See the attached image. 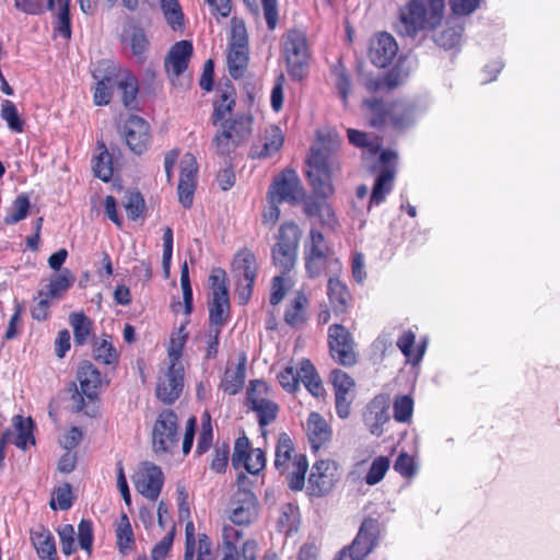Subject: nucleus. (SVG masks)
Segmentation results:
<instances>
[{
  "mask_svg": "<svg viewBox=\"0 0 560 560\" xmlns=\"http://www.w3.org/2000/svg\"><path fill=\"white\" fill-rule=\"evenodd\" d=\"M192 52L194 47L189 40L176 42L168 50L164 59V68L174 85L175 80L187 70Z\"/></svg>",
  "mask_w": 560,
  "mask_h": 560,
  "instance_id": "nucleus-22",
  "label": "nucleus"
},
{
  "mask_svg": "<svg viewBox=\"0 0 560 560\" xmlns=\"http://www.w3.org/2000/svg\"><path fill=\"white\" fill-rule=\"evenodd\" d=\"M259 514V503L252 490L237 488L231 495L226 508L229 524L235 528L247 527Z\"/></svg>",
  "mask_w": 560,
  "mask_h": 560,
  "instance_id": "nucleus-13",
  "label": "nucleus"
},
{
  "mask_svg": "<svg viewBox=\"0 0 560 560\" xmlns=\"http://www.w3.org/2000/svg\"><path fill=\"white\" fill-rule=\"evenodd\" d=\"M396 170L393 166L382 167L375 177L370 196L369 208L382 205L394 187Z\"/></svg>",
  "mask_w": 560,
  "mask_h": 560,
  "instance_id": "nucleus-36",
  "label": "nucleus"
},
{
  "mask_svg": "<svg viewBox=\"0 0 560 560\" xmlns=\"http://www.w3.org/2000/svg\"><path fill=\"white\" fill-rule=\"evenodd\" d=\"M73 504V495H72V489L71 486L66 482L58 487L54 491V497L51 498L49 502V506L52 510H69Z\"/></svg>",
  "mask_w": 560,
  "mask_h": 560,
  "instance_id": "nucleus-62",
  "label": "nucleus"
},
{
  "mask_svg": "<svg viewBox=\"0 0 560 560\" xmlns=\"http://www.w3.org/2000/svg\"><path fill=\"white\" fill-rule=\"evenodd\" d=\"M327 298L335 316L346 315L352 306L353 298L345 282L338 276H330L327 282Z\"/></svg>",
  "mask_w": 560,
  "mask_h": 560,
  "instance_id": "nucleus-26",
  "label": "nucleus"
},
{
  "mask_svg": "<svg viewBox=\"0 0 560 560\" xmlns=\"http://www.w3.org/2000/svg\"><path fill=\"white\" fill-rule=\"evenodd\" d=\"M413 405L415 402L410 395L396 396L393 404L394 419L400 423L409 422L412 418Z\"/></svg>",
  "mask_w": 560,
  "mask_h": 560,
  "instance_id": "nucleus-56",
  "label": "nucleus"
},
{
  "mask_svg": "<svg viewBox=\"0 0 560 560\" xmlns=\"http://www.w3.org/2000/svg\"><path fill=\"white\" fill-rule=\"evenodd\" d=\"M184 388L183 364L170 363L166 372L159 377L155 395L165 405L176 401Z\"/></svg>",
  "mask_w": 560,
  "mask_h": 560,
  "instance_id": "nucleus-18",
  "label": "nucleus"
},
{
  "mask_svg": "<svg viewBox=\"0 0 560 560\" xmlns=\"http://www.w3.org/2000/svg\"><path fill=\"white\" fill-rule=\"evenodd\" d=\"M275 468L287 477L289 488L294 491L303 489L308 462L304 454H296L290 435L281 432L275 450Z\"/></svg>",
  "mask_w": 560,
  "mask_h": 560,
  "instance_id": "nucleus-5",
  "label": "nucleus"
},
{
  "mask_svg": "<svg viewBox=\"0 0 560 560\" xmlns=\"http://www.w3.org/2000/svg\"><path fill=\"white\" fill-rule=\"evenodd\" d=\"M13 427L16 430V434L11 436L12 444L21 450H25L28 443L35 444L33 435L34 422L31 418L15 416L13 418Z\"/></svg>",
  "mask_w": 560,
  "mask_h": 560,
  "instance_id": "nucleus-46",
  "label": "nucleus"
},
{
  "mask_svg": "<svg viewBox=\"0 0 560 560\" xmlns=\"http://www.w3.org/2000/svg\"><path fill=\"white\" fill-rule=\"evenodd\" d=\"M400 83L397 72L365 79L364 89L371 96L363 100L362 106L371 127L405 131L412 125L415 107L411 104L398 100L387 102L383 98V95L393 92Z\"/></svg>",
  "mask_w": 560,
  "mask_h": 560,
  "instance_id": "nucleus-1",
  "label": "nucleus"
},
{
  "mask_svg": "<svg viewBox=\"0 0 560 560\" xmlns=\"http://www.w3.org/2000/svg\"><path fill=\"white\" fill-rule=\"evenodd\" d=\"M310 299L303 291H296L288 301L284 313V323L294 329H301L308 320Z\"/></svg>",
  "mask_w": 560,
  "mask_h": 560,
  "instance_id": "nucleus-29",
  "label": "nucleus"
},
{
  "mask_svg": "<svg viewBox=\"0 0 560 560\" xmlns=\"http://www.w3.org/2000/svg\"><path fill=\"white\" fill-rule=\"evenodd\" d=\"M30 540L39 560H59L55 537L46 526L31 528Z\"/></svg>",
  "mask_w": 560,
  "mask_h": 560,
  "instance_id": "nucleus-31",
  "label": "nucleus"
},
{
  "mask_svg": "<svg viewBox=\"0 0 560 560\" xmlns=\"http://www.w3.org/2000/svg\"><path fill=\"white\" fill-rule=\"evenodd\" d=\"M282 57L288 74L293 81L301 82L308 75L312 52L304 31H287L282 36Z\"/></svg>",
  "mask_w": 560,
  "mask_h": 560,
  "instance_id": "nucleus-6",
  "label": "nucleus"
},
{
  "mask_svg": "<svg viewBox=\"0 0 560 560\" xmlns=\"http://www.w3.org/2000/svg\"><path fill=\"white\" fill-rule=\"evenodd\" d=\"M249 62V49L245 35H238L230 45L226 56L228 70L234 79L244 77Z\"/></svg>",
  "mask_w": 560,
  "mask_h": 560,
  "instance_id": "nucleus-25",
  "label": "nucleus"
},
{
  "mask_svg": "<svg viewBox=\"0 0 560 560\" xmlns=\"http://www.w3.org/2000/svg\"><path fill=\"white\" fill-rule=\"evenodd\" d=\"M394 470L402 478L411 479L417 475L418 465L412 455L407 452H400L394 462Z\"/></svg>",
  "mask_w": 560,
  "mask_h": 560,
  "instance_id": "nucleus-61",
  "label": "nucleus"
},
{
  "mask_svg": "<svg viewBox=\"0 0 560 560\" xmlns=\"http://www.w3.org/2000/svg\"><path fill=\"white\" fill-rule=\"evenodd\" d=\"M302 371H301V361L299 362L298 366L293 365H287L283 370H281L278 375V382L281 385V387L290 393H296L300 388V383L302 378Z\"/></svg>",
  "mask_w": 560,
  "mask_h": 560,
  "instance_id": "nucleus-51",
  "label": "nucleus"
},
{
  "mask_svg": "<svg viewBox=\"0 0 560 560\" xmlns=\"http://www.w3.org/2000/svg\"><path fill=\"white\" fill-rule=\"evenodd\" d=\"M243 538V530L230 524L222 527V557L220 560H238L240 542Z\"/></svg>",
  "mask_w": 560,
  "mask_h": 560,
  "instance_id": "nucleus-41",
  "label": "nucleus"
},
{
  "mask_svg": "<svg viewBox=\"0 0 560 560\" xmlns=\"http://www.w3.org/2000/svg\"><path fill=\"white\" fill-rule=\"evenodd\" d=\"M306 434L313 451L326 447L332 438V430L318 412H311L306 420Z\"/></svg>",
  "mask_w": 560,
  "mask_h": 560,
  "instance_id": "nucleus-30",
  "label": "nucleus"
},
{
  "mask_svg": "<svg viewBox=\"0 0 560 560\" xmlns=\"http://www.w3.org/2000/svg\"><path fill=\"white\" fill-rule=\"evenodd\" d=\"M340 477L339 465L332 459L316 460L308 476L311 495L324 497L331 492Z\"/></svg>",
  "mask_w": 560,
  "mask_h": 560,
  "instance_id": "nucleus-15",
  "label": "nucleus"
},
{
  "mask_svg": "<svg viewBox=\"0 0 560 560\" xmlns=\"http://www.w3.org/2000/svg\"><path fill=\"white\" fill-rule=\"evenodd\" d=\"M116 73V85L121 93L122 105L130 110H137L139 108L137 98L139 93L138 78L130 70L118 67Z\"/></svg>",
  "mask_w": 560,
  "mask_h": 560,
  "instance_id": "nucleus-32",
  "label": "nucleus"
},
{
  "mask_svg": "<svg viewBox=\"0 0 560 560\" xmlns=\"http://www.w3.org/2000/svg\"><path fill=\"white\" fill-rule=\"evenodd\" d=\"M188 340V331L185 325H182L176 331L171 335L170 343L167 347V357L170 363H180L184 347Z\"/></svg>",
  "mask_w": 560,
  "mask_h": 560,
  "instance_id": "nucleus-52",
  "label": "nucleus"
},
{
  "mask_svg": "<svg viewBox=\"0 0 560 560\" xmlns=\"http://www.w3.org/2000/svg\"><path fill=\"white\" fill-rule=\"evenodd\" d=\"M254 118L250 114H237L221 124V130L213 138V145L219 155H230L253 131Z\"/></svg>",
  "mask_w": 560,
  "mask_h": 560,
  "instance_id": "nucleus-9",
  "label": "nucleus"
},
{
  "mask_svg": "<svg viewBox=\"0 0 560 560\" xmlns=\"http://www.w3.org/2000/svg\"><path fill=\"white\" fill-rule=\"evenodd\" d=\"M327 346L330 359L346 369L359 362L360 353L352 332L341 324H332L327 331Z\"/></svg>",
  "mask_w": 560,
  "mask_h": 560,
  "instance_id": "nucleus-10",
  "label": "nucleus"
},
{
  "mask_svg": "<svg viewBox=\"0 0 560 560\" xmlns=\"http://www.w3.org/2000/svg\"><path fill=\"white\" fill-rule=\"evenodd\" d=\"M302 237V230L294 221H284L280 224L275 235V244L284 248L299 252V245Z\"/></svg>",
  "mask_w": 560,
  "mask_h": 560,
  "instance_id": "nucleus-45",
  "label": "nucleus"
},
{
  "mask_svg": "<svg viewBox=\"0 0 560 560\" xmlns=\"http://www.w3.org/2000/svg\"><path fill=\"white\" fill-rule=\"evenodd\" d=\"M328 382L332 386L336 413L345 420L349 418L355 398V381L346 371L335 368L328 374Z\"/></svg>",
  "mask_w": 560,
  "mask_h": 560,
  "instance_id": "nucleus-14",
  "label": "nucleus"
},
{
  "mask_svg": "<svg viewBox=\"0 0 560 560\" xmlns=\"http://www.w3.org/2000/svg\"><path fill=\"white\" fill-rule=\"evenodd\" d=\"M339 170V164L331 150L322 144L313 145L306 159V176L316 197H312L304 203V212L308 217H323L327 212V219L323 224L334 226L337 218L326 199L334 194L332 174Z\"/></svg>",
  "mask_w": 560,
  "mask_h": 560,
  "instance_id": "nucleus-2",
  "label": "nucleus"
},
{
  "mask_svg": "<svg viewBox=\"0 0 560 560\" xmlns=\"http://www.w3.org/2000/svg\"><path fill=\"white\" fill-rule=\"evenodd\" d=\"M57 25L56 31L66 38L71 37L70 0H55Z\"/></svg>",
  "mask_w": 560,
  "mask_h": 560,
  "instance_id": "nucleus-53",
  "label": "nucleus"
},
{
  "mask_svg": "<svg viewBox=\"0 0 560 560\" xmlns=\"http://www.w3.org/2000/svg\"><path fill=\"white\" fill-rule=\"evenodd\" d=\"M136 490L150 501H156L164 485V474L160 466L144 462L133 476Z\"/></svg>",
  "mask_w": 560,
  "mask_h": 560,
  "instance_id": "nucleus-16",
  "label": "nucleus"
},
{
  "mask_svg": "<svg viewBox=\"0 0 560 560\" xmlns=\"http://www.w3.org/2000/svg\"><path fill=\"white\" fill-rule=\"evenodd\" d=\"M258 269L257 258L252 249L243 247L233 256L231 273L235 282V294L238 304L246 305L249 302Z\"/></svg>",
  "mask_w": 560,
  "mask_h": 560,
  "instance_id": "nucleus-8",
  "label": "nucleus"
},
{
  "mask_svg": "<svg viewBox=\"0 0 560 560\" xmlns=\"http://www.w3.org/2000/svg\"><path fill=\"white\" fill-rule=\"evenodd\" d=\"M305 271L311 279L320 276H339L342 264L328 245L322 232L311 229L304 244Z\"/></svg>",
  "mask_w": 560,
  "mask_h": 560,
  "instance_id": "nucleus-4",
  "label": "nucleus"
},
{
  "mask_svg": "<svg viewBox=\"0 0 560 560\" xmlns=\"http://www.w3.org/2000/svg\"><path fill=\"white\" fill-rule=\"evenodd\" d=\"M257 415L258 424L262 431V435L266 436V427L272 423L279 412V406L270 398L265 401H256V405L249 407Z\"/></svg>",
  "mask_w": 560,
  "mask_h": 560,
  "instance_id": "nucleus-49",
  "label": "nucleus"
},
{
  "mask_svg": "<svg viewBox=\"0 0 560 560\" xmlns=\"http://www.w3.org/2000/svg\"><path fill=\"white\" fill-rule=\"evenodd\" d=\"M127 217L131 221L141 218L145 210V202L140 191H129L124 202Z\"/></svg>",
  "mask_w": 560,
  "mask_h": 560,
  "instance_id": "nucleus-59",
  "label": "nucleus"
},
{
  "mask_svg": "<svg viewBox=\"0 0 560 560\" xmlns=\"http://www.w3.org/2000/svg\"><path fill=\"white\" fill-rule=\"evenodd\" d=\"M382 530L378 517H364L353 541L341 549L334 560H343L347 553L351 560H363L377 547Z\"/></svg>",
  "mask_w": 560,
  "mask_h": 560,
  "instance_id": "nucleus-11",
  "label": "nucleus"
},
{
  "mask_svg": "<svg viewBox=\"0 0 560 560\" xmlns=\"http://www.w3.org/2000/svg\"><path fill=\"white\" fill-rule=\"evenodd\" d=\"M14 7L22 13L39 15L46 10L54 11L55 0H14Z\"/></svg>",
  "mask_w": 560,
  "mask_h": 560,
  "instance_id": "nucleus-57",
  "label": "nucleus"
},
{
  "mask_svg": "<svg viewBox=\"0 0 560 560\" xmlns=\"http://www.w3.org/2000/svg\"><path fill=\"white\" fill-rule=\"evenodd\" d=\"M75 277L69 269H63L54 275L49 282L38 291V296H46L49 300H59L73 285Z\"/></svg>",
  "mask_w": 560,
  "mask_h": 560,
  "instance_id": "nucleus-38",
  "label": "nucleus"
},
{
  "mask_svg": "<svg viewBox=\"0 0 560 560\" xmlns=\"http://www.w3.org/2000/svg\"><path fill=\"white\" fill-rule=\"evenodd\" d=\"M160 3L167 25L174 32H183L185 28V16L178 0H160Z\"/></svg>",
  "mask_w": 560,
  "mask_h": 560,
  "instance_id": "nucleus-48",
  "label": "nucleus"
},
{
  "mask_svg": "<svg viewBox=\"0 0 560 560\" xmlns=\"http://www.w3.org/2000/svg\"><path fill=\"white\" fill-rule=\"evenodd\" d=\"M212 542L205 533L196 534L192 521L185 526V552L183 560H211Z\"/></svg>",
  "mask_w": 560,
  "mask_h": 560,
  "instance_id": "nucleus-23",
  "label": "nucleus"
},
{
  "mask_svg": "<svg viewBox=\"0 0 560 560\" xmlns=\"http://www.w3.org/2000/svg\"><path fill=\"white\" fill-rule=\"evenodd\" d=\"M69 324L73 330L74 345H86L93 334V320L83 312H73L69 315Z\"/></svg>",
  "mask_w": 560,
  "mask_h": 560,
  "instance_id": "nucleus-43",
  "label": "nucleus"
},
{
  "mask_svg": "<svg viewBox=\"0 0 560 560\" xmlns=\"http://www.w3.org/2000/svg\"><path fill=\"white\" fill-rule=\"evenodd\" d=\"M432 4L431 12L421 0H410L400 10L399 33L415 37L424 30H434L442 21L443 7Z\"/></svg>",
  "mask_w": 560,
  "mask_h": 560,
  "instance_id": "nucleus-7",
  "label": "nucleus"
},
{
  "mask_svg": "<svg viewBox=\"0 0 560 560\" xmlns=\"http://www.w3.org/2000/svg\"><path fill=\"white\" fill-rule=\"evenodd\" d=\"M198 164L191 153H185L180 160L179 182L177 186L178 201L185 208L192 206L197 186Z\"/></svg>",
  "mask_w": 560,
  "mask_h": 560,
  "instance_id": "nucleus-19",
  "label": "nucleus"
},
{
  "mask_svg": "<svg viewBox=\"0 0 560 560\" xmlns=\"http://www.w3.org/2000/svg\"><path fill=\"white\" fill-rule=\"evenodd\" d=\"M390 467V459L388 456H377L371 464L369 471L365 475V482L369 486H374L383 480L386 472Z\"/></svg>",
  "mask_w": 560,
  "mask_h": 560,
  "instance_id": "nucleus-58",
  "label": "nucleus"
},
{
  "mask_svg": "<svg viewBox=\"0 0 560 560\" xmlns=\"http://www.w3.org/2000/svg\"><path fill=\"white\" fill-rule=\"evenodd\" d=\"M75 377L80 384V390L72 382L71 410L74 413L83 412L94 418L98 412L100 392L109 384V381L103 377L101 371L89 360L80 362Z\"/></svg>",
  "mask_w": 560,
  "mask_h": 560,
  "instance_id": "nucleus-3",
  "label": "nucleus"
},
{
  "mask_svg": "<svg viewBox=\"0 0 560 560\" xmlns=\"http://www.w3.org/2000/svg\"><path fill=\"white\" fill-rule=\"evenodd\" d=\"M92 357L102 365H107L112 369L118 366L120 355L113 343L110 335L103 334L93 340Z\"/></svg>",
  "mask_w": 560,
  "mask_h": 560,
  "instance_id": "nucleus-35",
  "label": "nucleus"
},
{
  "mask_svg": "<svg viewBox=\"0 0 560 560\" xmlns=\"http://www.w3.org/2000/svg\"><path fill=\"white\" fill-rule=\"evenodd\" d=\"M105 73L101 77L98 71L93 72L96 83L93 91V102L96 106L108 105L113 97V88L116 85V70L117 67L114 63H108L104 69Z\"/></svg>",
  "mask_w": 560,
  "mask_h": 560,
  "instance_id": "nucleus-33",
  "label": "nucleus"
},
{
  "mask_svg": "<svg viewBox=\"0 0 560 560\" xmlns=\"http://www.w3.org/2000/svg\"><path fill=\"white\" fill-rule=\"evenodd\" d=\"M116 548L126 557L136 550V537L128 515L122 512L115 524Z\"/></svg>",
  "mask_w": 560,
  "mask_h": 560,
  "instance_id": "nucleus-37",
  "label": "nucleus"
},
{
  "mask_svg": "<svg viewBox=\"0 0 560 560\" xmlns=\"http://www.w3.org/2000/svg\"><path fill=\"white\" fill-rule=\"evenodd\" d=\"M298 250L284 248L280 245L271 246L272 265L284 275H290L294 270L298 262Z\"/></svg>",
  "mask_w": 560,
  "mask_h": 560,
  "instance_id": "nucleus-47",
  "label": "nucleus"
},
{
  "mask_svg": "<svg viewBox=\"0 0 560 560\" xmlns=\"http://www.w3.org/2000/svg\"><path fill=\"white\" fill-rule=\"evenodd\" d=\"M288 276L289 275L280 272V275L271 279L269 302L272 306H277L284 299L290 288V279Z\"/></svg>",
  "mask_w": 560,
  "mask_h": 560,
  "instance_id": "nucleus-63",
  "label": "nucleus"
},
{
  "mask_svg": "<svg viewBox=\"0 0 560 560\" xmlns=\"http://www.w3.org/2000/svg\"><path fill=\"white\" fill-rule=\"evenodd\" d=\"M396 346L401 351L408 363L418 365L425 353L427 340L421 339L416 345L415 331L407 329L397 338Z\"/></svg>",
  "mask_w": 560,
  "mask_h": 560,
  "instance_id": "nucleus-34",
  "label": "nucleus"
},
{
  "mask_svg": "<svg viewBox=\"0 0 560 560\" xmlns=\"http://www.w3.org/2000/svg\"><path fill=\"white\" fill-rule=\"evenodd\" d=\"M175 527V524H173L168 533L153 546L151 559H149L145 553H142L138 556L137 560H165L173 546Z\"/></svg>",
  "mask_w": 560,
  "mask_h": 560,
  "instance_id": "nucleus-55",
  "label": "nucleus"
},
{
  "mask_svg": "<svg viewBox=\"0 0 560 560\" xmlns=\"http://www.w3.org/2000/svg\"><path fill=\"white\" fill-rule=\"evenodd\" d=\"M398 52L396 39L387 32L377 33L370 42L369 58L373 65L385 68Z\"/></svg>",
  "mask_w": 560,
  "mask_h": 560,
  "instance_id": "nucleus-24",
  "label": "nucleus"
},
{
  "mask_svg": "<svg viewBox=\"0 0 560 560\" xmlns=\"http://www.w3.org/2000/svg\"><path fill=\"white\" fill-rule=\"evenodd\" d=\"M209 323L211 327L222 328L230 318V298L224 291L211 295L208 301Z\"/></svg>",
  "mask_w": 560,
  "mask_h": 560,
  "instance_id": "nucleus-39",
  "label": "nucleus"
},
{
  "mask_svg": "<svg viewBox=\"0 0 560 560\" xmlns=\"http://www.w3.org/2000/svg\"><path fill=\"white\" fill-rule=\"evenodd\" d=\"M97 154L93 159V172L95 177L107 183L113 178V156L108 152L104 141H97Z\"/></svg>",
  "mask_w": 560,
  "mask_h": 560,
  "instance_id": "nucleus-44",
  "label": "nucleus"
},
{
  "mask_svg": "<svg viewBox=\"0 0 560 560\" xmlns=\"http://www.w3.org/2000/svg\"><path fill=\"white\" fill-rule=\"evenodd\" d=\"M1 118L7 122L8 127L14 132H23L24 120L21 118L15 104L10 100H3L0 110Z\"/></svg>",
  "mask_w": 560,
  "mask_h": 560,
  "instance_id": "nucleus-54",
  "label": "nucleus"
},
{
  "mask_svg": "<svg viewBox=\"0 0 560 560\" xmlns=\"http://www.w3.org/2000/svg\"><path fill=\"white\" fill-rule=\"evenodd\" d=\"M301 383L304 384L308 393L316 398L325 397L326 389L324 387L323 381L315 365L311 362L310 359L301 360Z\"/></svg>",
  "mask_w": 560,
  "mask_h": 560,
  "instance_id": "nucleus-42",
  "label": "nucleus"
},
{
  "mask_svg": "<svg viewBox=\"0 0 560 560\" xmlns=\"http://www.w3.org/2000/svg\"><path fill=\"white\" fill-rule=\"evenodd\" d=\"M389 421L388 397L375 396L364 415V422L372 435L381 436L384 433V424Z\"/></svg>",
  "mask_w": 560,
  "mask_h": 560,
  "instance_id": "nucleus-27",
  "label": "nucleus"
},
{
  "mask_svg": "<svg viewBox=\"0 0 560 560\" xmlns=\"http://www.w3.org/2000/svg\"><path fill=\"white\" fill-rule=\"evenodd\" d=\"M56 532L59 536L62 553L67 557L73 555L77 551L75 530L73 525L65 524L59 526Z\"/></svg>",
  "mask_w": 560,
  "mask_h": 560,
  "instance_id": "nucleus-64",
  "label": "nucleus"
},
{
  "mask_svg": "<svg viewBox=\"0 0 560 560\" xmlns=\"http://www.w3.org/2000/svg\"><path fill=\"white\" fill-rule=\"evenodd\" d=\"M301 190L302 187L296 172L287 168L273 178L267 194H271L278 202H298Z\"/></svg>",
  "mask_w": 560,
  "mask_h": 560,
  "instance_id": "nucleus-21",
  "label": "nucleus"
},
{
  "mask_svg": "<svg viewBox=\"0 0 560 560\" xmlns=\"http://www.w3.org/2000/svg\"><path fill=\"white\" fill-rule=\"evenodd\" d=\"M283 143L284 135L282 130L276 125H270L266 127L256 141L253 142L248 156L253 160L268 159L278 153L283 147Z\"/></svg>",
  "mask_w": 560,
  "mask_h": 560,
  "instance_id": "nucleus-20",
  "label": "nucleus"
},
{
  "mask_svg": "<svg viewBox=\"0 0 560 560\" xmlns=\"http://www.w3.org/2000/svg\"><path fill=\"white\" fill-rule=\"evenodd\" d=\"M213 113L211 120L213 125L225 120L230 116L236 105V91L230 81L220 83L215 89V97L213 100Z\"/></svg>",
  "mask_w": 560,
  "mask_h": 560,
  "instance_id": "nucleus-28",
  "label": "nucleus"
},
{
  "mask_svg": "<svg viewBox=\"0 0 560 560\" xmlns=\"http://www.w3.org/2000/svg\"><path fill=\"white\" fill-rule=\"evenodd\" d=\"M30 208L31 202L28 196L25 194L19 195L8 209L7 214L3 219L4 223L8 225H12L24 220L30 213Z\"/></svg>",
  "mask_w": 560,
  "mask_h": 560,
  "instance_id": "nucleus-50",
  "label": "nucleus"
},
{
  "mask_svg": "<svg viewBox=\"0 0 560 560\" xmlns=\"http://www.w3.org/2000/svg\"><path fill=\"white\" fill-rule=\"evenodd\" d=\"M122 137L126 144L137 155L144 153L151 143L149 122L138 115H129L122 125Z\"/></svg>",
  "mask_w": 560,
  "mask_h": 560,
  "instance_id": "nucleus-17",
  "label": "nucleus"
},
{
  "mask_svg": "<svg viewBox=\"0 0 560 560\" xmlns=\"http://www.w3.org/2000/svg\"><path fill=\"white\" fill-rule=\"evenodd\" d=\"M246 376V357L243 355L234 369L226 368L219 388L228 395L237 394L244 386Z\"/></svg>",
  "mask_w": 560,
  "mask_h": 560,
  "instance_id": "nucleus-40",
  "label": "nucleus"
},
{
  "mask_svg": "<svg viewBox=\"0 0 560 560\" xmlns=\"http://www.w3.org/2000/svg\"><path fill=\"white\" fill-rule=\"evenodd\" d=\"M94 542V526L93 522L88 518H82L78 525V545L84 550L88 556L92 555Z\"/></svg>",
  "mask_w": 560,
  "mask_h": 560,
  "instance_id": "nucleus-60",
  "label": "nucleus"
},
{
  "mask_svg": "<svg viewBox=\"0 0 560 560\" xmlns=\"http://www.w3.org/2000/svg\"><path fill=\"white\" fill-rule=\"evenodd\" d=\"M178 417L172 409L162 410L153 424L152 448L158 455L172 454L178 447Z\"/></svg>",
  "mask_w": 560,
  "mask_h": 560,
  "instance_id": "nucleus-12",
  "label": "nucleus"
}]
</instances>
